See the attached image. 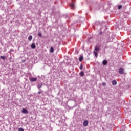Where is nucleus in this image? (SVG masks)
<instances>
[{
	"mask_svg": "<svg viewBox=\"0 0 131 131\" xmlns=\"http://www.w3.org/2000/svg\"><path fill=\"white\" fill-rule=\"evenodd\" d=\"M116 53L118 54H121L122 53V46L121 44H118L116 48Z\"/></svg>",
	"mask_w": 131,
	"mask_h": 131,
	"instance_id": "f257e3e1",
	"label": "nucleus"
},
{
	"mask_svg": "<svg viewBox=\"0 0 131 131\" xmlns=\"http://www.w3.org/2000/svg\"><path fill=\"white\" fill-rule=\"evenodd\" d=\"M70 7L72 10H74V9H75V5H74V2H73V1H72V3L70 4Z\"/></svg>",
	"mask_w": 131,
	"mask_h": 131,
	"instance_id": "f03ea898",
	"label": "nucleus"
},
{
	"mask_svg": "<svg viewBox=\"0 0 131 131\" xmlns=\"http://www.w3.org/2000/svg\"><path fill=\"white\" fill-rule=\"evenodd\" d=\"M119 73L120 74H123L124 73V69L122 68H120L119 69Z\"/></svg>",
	"mask_w": 131,
	"mask_h": 131,
	"instance_id": "7ed1b4c3",
	"label": "nucleus"
},
{
	"mask_svg": "<svg viewBox=\"0 0 131 131\" xmlns=\"http://www.w3.org/2000/svg\"><path fill=\"white\" fill-rule=\"evenodd\" d=\"M95 52H99L100 51V46L99 45H96L94 49Z\"/></svg>",
	"mask_w": 131,
	"mask_h": 131,
	"instance_id": "20e7f679",
	"label": "nucleus"
},
{
	"mask_svg": "<svg viewBox=\"0 0 131 131\" xmlns=\"http://www.w3.org/2000/svg\"><path fill=\"white\" fill-rule=\"evenodd\" d=\"M30 80L32 82H34V81H35L36 80H37V78H33L32 77L30 78Z\"/></svg>",
	"mask_w": 131,
	"mask_h": 131,
	"instance_id": "39448f33",
	"label": "nucleus"
},
{
	"mask_svg": "<svg viewBox=\"0 0 131 131\" xmlns=\"http://www.w3.org/2000/svg\"><path fill=\"white\" fill-rule=\"evenodd\" d=\"M22 113H24V114H27V113H28V111L25 108H23L22 110Z\"/></svg>",
	"mask_w": 131,
	"mask_h": 131,
	"instance_id": "423d86ee",
	"label": "nucleus"
},
{
	"mask_svg": "<svg viewBox=\"0 0 131 131\" xmlns=\"http://www.w3.org/2000/svg\"><path fill=\"white\" fill-rule=\"evenodd\" d=\"M107 63H108V61H107V60H104L102 61V64L104 66H106V65H107Z\"/></svg>",
	"mask_w": 131,
	"mask_h": 131,
	"instance_id": "0eeeda50",
	"label": "nucleus"
},
{
	"mask_svg": "<svg viewBox=\"0 0 131 131\" xmlns=\"http://www.w3.org/2000/svg\"><path fill=\"white\" fill-rule=\"evenodd\" d=\"M82 60H83V57L82 56H80L79 58V62H82Z\"/></svg>",
	"mask_w": 131,
	"mask_h": 131,
	"instance_id": "6e6552de",
	"label": "nucleus"
},
{
	"mask_svg": "<svg viewBox=\"0 0 131 131\" xmlns=\"http://www.w3.org/2000/svg\"><path fill=\"white\" fill-rule=\"evenodd\" d=\"M88 121H84L83 122L84 126H88Z\"/></svg>",
	"mask_w": 131,
	"mask_h": 131,
	"instance_id": "1a4fd4ad",
	"label": "nucleus"
},
{
	"mask_svg": "<svg viewBox=\"0 0 131 131\" xmlns=\"http://www.w3.org/2000/svg\"><path fill=\"white\" fill-rule=\"evenodd\" d=\"M31 47L32 49H35L36 46L35 45L34 43H32L31 45Z\"/></svg>",
	"mask_w": 131,
	"mask_h": 131,
	"instance_id": "9d476101",
	"label": "nucleus"
},
{
	"mask_svg": "<svg viewBox=\"0 0 131 131\" xmlns=\"http://www.w3.org/2000/svg\"><path fill=\"white\" fill-rule=\"evenodd\" d=\"M50 53H54V48L53 47L50 48Z\"/></svg>",
	"mask_w": 131,
	"mask_h": 131,
	"instance_id": "9b49d317",
	"label": "nucleus"
},
{
	"mask_svg": "<svg viewBox=\"0 0 131 131\" xmlns=\"http://www.w3.org/2000/svg\"><path fill=\"white\" fill-rule=\"evenodd\" d=\"M28 40H29V41H31V40H32V36H29Z\"/></svg>",
	"mask_w": 131,
	"mask_h": 131,
	"instance_id": "f8f14e48",
	"label": "nucleus"
},
{
	"mask_svg": "<svg viewBox=\"0 0 131 131\" xmlns=\"http://www.w3.org/2000/svg\"><path fill=\"white\" fill-rule=\"evenodd\" d=\"M42 86V84L40 83L38 84L37 88L38 89H40V88H41Z\"/></svg>",
	"mask_w": 131,
	"mask_h": 131,
	"instance_id": "ddd939ff",
	"label": "nucleus"
},
{
	"mask_svg": "<svg viewBox=\"0 0 131 131\" xmlns=\"http://www.w3.org/2000/svg\"><path fill=\"white\" fill-rule=\"evenodd\" d=\"M93 53H94L95 57H98V52H97V51H94Z\"/></svg>",
	"mask_w": 131,
	"mask_h": 131,
	"instance_id": "4468645a",
	"label": "nucleus"
},
{
	"mask_svg": "<svg viewBox=\"0 0 131 131\" xmlns=\"http://www.w3.org/2000/svg\"><path fill=\"white\" fill-rule=\"evenodd\" d=\"M80 76H83V75H84V73L83 72V71H81L80 73Z\"/></svg>",
	"mask_w": 131,
	"mask_h": 131,
	"instance_id": "2eb2a0df",
	"label": "nucleus"
},
{
	"mask_svg": "<svg viewBox=\"0 0 131 131\" xmlns=\"http://www.w3.org/2000/svg\"><path fill=\"white\" fill-rule=\"evenodd\" d=\"M120 130H121L120 129V128H119V127H116V131H120Z\"/></svg>",
	"mask_w": 131,
	"mask_h": 131,
	"instance_id": "dca6fc26",
	"label": "nucleus"
},
{
	"mask_svg": "<svg viewBox=\"0 0 131 131\" xmlns=\"http://www.w3.org/2000/svg\"><path fill=\"white\" fill-rule=\"evenodd\" d=\"M1 59H2V60H5L6 59V57L2 56H0Z\"/></svg>",
	"mask_w": 131,
	"mask_h": 131,
	"instance_id": "f3484780",
	"label": "nucleus"
},
{
	"mask_svg": "<svg viewBox=\"0 0 131 131\" xmlns=\"http://www.w3.org/2000/svg\"><path fill=\"white\" fill-rule=\"evenodd\" d=\"M38 36H39V37H41V36H42L41 33L39 32L38 33Z\"/></svg>",
	"mask_w": 131,
	"mask_h": 131,
	"instance_id": "a211bd4d",
	"label": "nucleus"
},
{
	"mask_svg": "<svg viewBox=\"0 0 131 131\" xmlns=\"http://www.w3.org/2000/svg\"><path fill=\"white\" fill-rule=\"evenodd\" d=\"M112 83L113 85H115V80H114L112 82Z\"/></svg>",
	"mask_w": 131,
	"mask_h": 131,
	"instance_id": "6ab92c4d",
	"label": "nucleus"
},
{
	"mask_svg": "<svg viewBox=\"0 0 131 131\" xmlns=\"http://www.w3.org/2000/svg\"><path fill=\"white\" fill-rule=\"evenodd\" d=\"M18 131H24V129L23 128H18Z\"/></svg>",
	"mask_w": 131,
	"mask_h": 131,
	"instance_id": "aec40b11",
	"label": "nucleus"
},
{
	"mask_svg": "<svg viewBox=\"0 0 131 131\" xmlns=\"http://www.w3.org/2000/svg\"><path fill=\"white\" fill-rule=\"evenodd\" d=\"M122 8V5H119L118 7V9L120 10V9H121Z\"/></svg>",
	"mask_w": 131,
	"mask_h": 131,
	"instance_id": "412c9836",
	"label": "nucleus"
},
{
	"mask_svg": "<svg viewBox=\"0 0 131 131\" xmlns=\"http://www.w3.org/2000/svg\"><path fill=\"white\" fill-rule=\"evenodd\" d=\"M106 83H105V82H104V83H102V85H103V86H105L106 85Z\"/></svg>",
	"mask_w": 131,
	"mask_h": 131,
	"instance_id": "4be33fe9",
	"label": "nucleus"
},
{
	"mask_svg": "<svg viewBox=\"0 0 131 131\" xmlns=\"http://www.w3.org/2000/svg\"><path fill=\"white\" fill-rule=\"evenodd\" d=\"M80 69H82V65L81 64L80 67Z\"/></svg>",
	"mask_w": 131,
	"mask_h": 131,
	"instance_id": "5701e85b",
	"label": "nucleus"
},
{
	"mask_svg": "<svg viewBox=\"0 0 131 131\" xmlns=\"http://www.w3.org/2000/svg\"><path fill=\"white\" fill-rule=\"evenodd\" d=\"M76 53L77 54V55L78 54V50H76Z\"/></svg>",
	"mask_w": 131,
	"mask_h": 131,
	"instance_id": "b1692460",
	"label": "nucleus"
},
{
	"mask_svg": "<svg viewBox=\"0 0 131 131\" xmlns=\"http://www.w3.org/2000/svg\"><path fill=\"white\" fill-rule=\"evenodd\" d=\"M10 52H14V50L13 49H10Z\"/></svg>",
	"mask_w": 131,
	"mask_h": 131,
	"instance_id": "393cba45",
	"label": "nucleus"
},
{
	"mask_svg": "<svg viewBox=\"0 0 131 131\" xmlns=\"http://www.w3.org/2000/svg\"><path fill=\"white\" fill-rule=\"evenodd\" d=\"M38 94H41V93L39 91V92H38Z\"/></svg>",
	"mask_w": 131,
	"mask_h": 131,
	"instance_id": "a878e982",
	"label": "nucleus"
},
{
	"mask_svg": "<svg viewBox=\"0 0 131 131\" xmlns=\"http://www.w3.org/2000/svg\"><path fill=\"white\" fill-rule=\"evenodd\" d=\"M117 82L116 81H115V84H117Z\"/></svg>",
	"mask_w": 131,
	"mask_h": 131,
	"instance_id": "bb28decb",
	"label": "nucleus"
},
{
	"mask_svg": "<svg viewBox=\"0 0 131 131\" xmlns=\"http://www.w3.org/2000/svg\"><path fill=\"white\" fill-rule=\"evenodd\" d=\"M119 110H117V112H119Z\"/></svg>",
	"mask_w": 131,
	"mask_h": 131,
	"instance_id": "cd10ccee",
	"label": "nucleus"
},
{
	"mask_svg": "<svg viewBox=\"0 0 131 131\" xmlns=\"http://www.w3.org/2000/svg\"><path fill=\"white\" fill-rule=\"evenodd\" d=\"M23 62H24V60L23 61Z\"/></svg>",
	"mask_w": 131,
	"mask_h": 131,
	"instance_id": "c85d7f7f",
	"label": "nucleus"
},
{
	"mask_svg": "<svg viewBox=\"0 0 131 131\" xmlns=\"http://www.w3.org/2000/svg\"><path fill=\"white\" fill-rule=\"evenodd\" d=\"M117 104H118V102H117Z\"/></svg>",
	"mask_w": 131,
	"mask_h": 131,
	"instance_id": "c756f323",
	"label": "nucleus"
}]
</instances>
